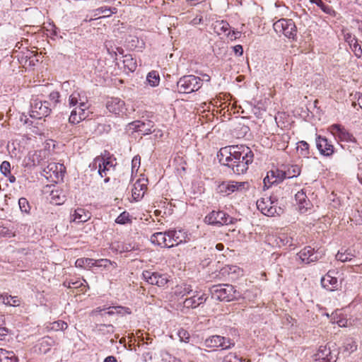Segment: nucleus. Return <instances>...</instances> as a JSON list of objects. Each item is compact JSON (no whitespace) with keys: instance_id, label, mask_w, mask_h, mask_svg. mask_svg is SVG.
Returning a JSON list of instances; mask_svg holds the SVG:
<instances>
[{"instance_id":"43","label":"nucleus","mask_w":362,"mask_h":362,"mask_svg":"<svg viewBox=\"0 0 362 362\" xmlns=\"http://www.w3.org/2000/svg\"><path fill=\"white\" fill-rule=\"evenodd\" d=\"M13 358L15 362H18V358L15 356L13 352L0 349V361H2L4 359L12 360Z\"/></svg>"},{"instance_id":"14","label":"nucleus","mask_w":362,"mask_h":362,"mask_svg":"<svg viewBox=\"0 0 362 362\" xmlns=\"http://www.w3.org/2000/svg\"><path fill=\"white\" fill-rule=\"evenodd\" d=\"M204 221L211 225H228L232 222V218L222 211H213L205 217Z\"/></svg>"},{"instance_id":"20","label":"nucleus","mask_w":362,"mask_h":362,"mask_svg":"<svg viewBox=\"0 0 362 362\" xmlns=\"http://www.w3.org/2000/svg\"><path fill=\"white\" fill-rule=\"evenodd\" d=\"M295 199L298 209L300 213H305L312 206L311 202L308 199L305 192L303 189L298 191L296 195Z\"/></svg>"},{"instance_id":"45","label":"nucleus","mask_w":362,"mask_h":362,"mask_svg":"<svg viewBox=\"0 0 362 362\" xmlns=\"http://www.w3.org/2000/svg\"><path fill=\"white\" fill-rule=\"evenodd\" d=\"M115 222L118 224H126L130 222L129 214L127 211H124L120 214L115 220Z\"/></svg>"},{"instance_id":"16","label":"nucleus","mask_w":362,"mask_h":362,"mask_svg":"<svg viewBox=\"0 0 362 362\" xmlns=\"http://www.w3.org/2000/svg\"><path fill=\"white\" fill-rule=\"evenodd\" d=\"M316 146L320 154L329 157L334 153V147L332 142L328 139L320 135H317L315 139Z\"/></svg>"},{"instance_id":"50","label":"nucleus","mask_w":362,"mask_h":362,"mask_svg":"<svg viewBox=\"0 0 362 362\" xmlns=\"http://www.w3.org/2000/svg\"><path fill=\"white\" fill-rule=\"evenodd\" d=\"M338 314L337 313L332 314L331 321L332 323H337L339 327H346L347 326V320L344 318L337 319Z\"/></svg>"},{"instance_id":"40","label":"nucleus","mask_w":362,"mask_h":362,"mask_svg":"<svg viewBox=\"0 0 362 362\" xmlns=\"http://www.w3.org/2000/svg\"><path fill=\"white\" fill-rule=\"evenodd\" d=\"M221 272L223 274H227L228 275H231V278H234L233 274H237L238 275L240 274L242 271L237 266H226L221 269Z\"/></svg>"},{"instance_id":"47","label":"nucleus","mask_w":362,"mask_h":362,"mask_svg":"<svg viewBox=\"0 0 362 362\" xmlns=\"http://www.w3.org/2000/svg\"><path fill=\"white\" fill-rule=\"evenodd\" d=\"M18 205L22 212L28 213L30 211V207L28 200L25 198H20L18 200Z\"/></svg>"},{"instance_id":"19","label":"nucleus","mask_w":362,"mask_h":362,"mask_svg":"<svg viewBox=\"0 0 362 362\" xmlns=\"http://www.w3.org/2000/svg\"><path fill=\"white\" fill-rule=\"evenodd\" d=\"M129 129H132L134 132H139L142 135H147L151 133V128L153 127L152 122L151 121L141 122L134 121L128 124Z\"/></svg>"},{"instance_id":"38","label":"nucleus","mask_w":362,"mask_h":362,"mask_svg":"<svg viewBox=\"0 0 362 362\" xmlns=\"http://www.w3.org/2000/svg\"><path fill=\"white\" fill-rule=\"evenodd\" d=\"M93 259L90 258H79L76 259L75 265L76 267L90 269L93 267Z\"/></svg>"},{"instance_id":"27","label":"nucleus","mask_w":362,"mask_h":362,"mask_svg":"<svg viewBox=\"0 0 362 362\" xmlns=\"http://www.w3.org/2000/svg\"><path fill=\"white\" fill-rule=\"evenodd\" d=\"M333 357L329 348L320 346L315 355V362H332Z\"/></svg>"},{"instance_id":"42","label":"nucleus","mask_w":362,"mask_h":362,"mask_svg":"<svg viewBox=\"0 0 362 362\" xmlns=\"http://www.w3.org/2000/svg\"><path fill=\"white\" fill-rule=\"evenodd\" d=\"M349 47L351 51L354 52L355 56L358 58L361 57L362 55V49L361 45L358 42V40H354L351 43H350Z\"/></svg>"},{"instance_id":"26","label":"nucleus","mask_w":362,"mask_h":362,"mask_svg":"<svg viewBox=\"0 0 362 362\" xmlns=\"http://www.w3.org/2000/svg\"><path fill=\"white\" fill-rule=\"evenodd\" d=\"M168 234L165 232H158L153 233L151 237V241L155 245L164 247H172V245L168 243Z\"/></svg>"},{"instance_id":"33","label":"nucleus","mask_w":362,"mask_h":362,"mask_svg":"<svg viewBox=\"0 0 362 362\" xmlns=\"http://www.w3.org/2000/svg\"><path fill=\"white\" fill-rule=\"evenodd\" d=\"M356 256V253L354 250H346L344 252L339 251L336 255V259L338 261H341L342 262L350 261L354 257Z\"/></svg>"},{"instance_id":"46","label":"nucleus","mask_w":362,"mask_h":362,"mask_svg":"<svg viewBox=\"0 0 362 362\" xmlns=\"http://www.w3.org/2000/svg\"><path fill=\"white\" fill-rule=\"evenodd\" d=\"M67 324L64 321H56L52 323L51 329L54 331L64 330L67 328Z\"/></svg>"},{"instance_id":"64","label":"nucleus","mask_w":362,"mask_h":362,"mask_svg":"<svg viewBox=\"0 0 362 362\" xmlns=\"http://www.w3.org/2000/svg\"><path fill=\"white\" fill-rule=\"evenodd\" d=\"M104 362H117V361L115 356H110L105 358Z\"/></svg>"},{"instance_id":"18","label":"nucleus","mask_w":362,"mask_h":362,"mask_svg":"<svg viewBox=\"0 0 362 362\" xmlns=\"http://www.w3.org/2000/svg\"><path fill=\"white\" fill-rule=\"evenodd\" d=\"M43 153L42 151H30L23 160L22 165L25 168H31L39 165L42 160Z\"/></svg>"},{"instance_id":"44","label":"nucleus","mask_w":362,"mask_h":362,"mask_svg":"<svg viewBox=\"0 0 362 362\" xmlns=\"http://www.w3.org/2000/svg\"><path fill=\"white\" fill-rule=\"evenodd\" d=\"M312 4H316L319 6L325 13L330 14L333 11L332 8L325 4L322 0H310Z\"/></svg>"},{"instance_id":"30","label":"nucleus","mask_w":362,"mask_h":362,"mask_svg":"<svg viewBox=\"0 0 362 362\" xmlns=\"http://www.w3.org/2000/svg\"><path fill=\"white\" fill-rule=\"evenodd\" d=\"M300 167L298 165H291L282 173L284 178H292L298 177L300 174Z\"/></svg>"},{"instance_id":"41","label":"nucleus","mask_w":362,"mask_h":362,"mask_svg":"<svg viewBox=\"0 0 362 362\" xmlns=\"http://www.w3.org/2000/svg\"><path fill=\"white\" fill-rule=\"evenodd\" d=\"M297 151L300 156L308 157L309 155V144L305 141H299L297 146Z\"/></svg>"},{"instance_id":"35","label":"nucleus","mask_w":362,"mask_h":362,"mask_svg":"<svg viewBox=\"0 0 362 362\" xmlns=\"http://www.w3.org/2000/svg\"><path fill=\"white\" fill-rule=\"evenodd\" d=\"M0 298L2 300V303L6 305L16 307L20 305L21 303V300L16 296L3 294L0 296Z\"/></svg>"},{"instance_id":"59","label":"nucleus","mask_w":362,"mask_h":362,"mask_svg":"<svg viewBox=\"0 0 362 362\" xmlns=\"http://www.w3.org/2000/svg\"><path fill=\"white\" fill-rule=\"evenodd\" d=\"M233 51L236 55L241 56L243 53V47L240 45L233 47Z\"/></svg>"},{"instance_id":"61","label":"nucleus","mask_w":362,"mask_h":362,"mask_svg":"<svg viewBox=\"0 0 362 362\" xmlns=\"http://www.w3.org/2000/svg\"><path fill=\"white\" fill-rule=\"evenodd\" d=\"M8 334V329L0 326V340H3Z\"/></svg>"},{"instance_id":"63","label":"nucleus","mask_w":362,"mask_h":362,"mask_svg":"<svg viewBox=\"0 0 362 362\" xmlns=\"http://www.w3.org/2000/svg\"><path fill=\"white\" fill-rule=\"evenodd\" d=\"M161 357L163 360L168 362H170V359L172 358L171 356L167 352H162Z\"/></svg>"},{"instance_id":"9","label":"nucleus","mask_w":362,"mask_h":362,"mask_svg":"<svg viewBox=\"0 0 362 362\" xmlns=\"http://www.w3.org/2000/svg\"><path fill=\"white\" fill-rule=\"evenodd\" d=\"M51 109L47 101L42 102L38 99H33L30 103V115L35 119H41L50 113Z\"/></svg>"},{"instance_id":"29","label":"nucleus","mask_w":362,"mask_h":362,"mask_svg":"<svg viewBox=\"0 0 362 362\" xmlns=\"http://www.w3.org/2000/svg\"><path fill=\"white\" fill-rule=\"evenodd\" d=\"M197 291H194L191 285L183 284L175 287V294L177 296L184 297L187 295L194 294Z\"/></svg>"},{"instance_id":"54","label":"nucleus","mask_w":362,"mask_h":362,"mask_svg":"<svg viewBox=\"0 0 362 362\" xmlns=\"http://www.w3.org/2000/svg\"><path fill=\"white\" fill-rule=\"evenodd\" d=\"M84 284H87L86 281L85 279H83L82 281H69L68 282L67 286L69 288H80L84 285Z\"/></svg>"},{"instance_id":"34","label":"nucleus","mask_w":362,"mask_h":362,"mask_svg":"<svg viewBox=\"0 0 362 362\" xmlns=\"http://www.w3.org/2000/svg\"><path fill=\"white\" fill-rule=\"evenodd\" d=\"M50 201L52 203L59 205L65 200V195L59 190H52L50 193Z\"/></svg>"},{"instance_id":"24","label":"nucleus","mask_w":362,"mask_h":362,"mask_svg":"<svg viewBox=\"0 0 362 362\" xmlns=\"http://www.w3.org/2000/svg\"><path fill=\"white\" fill-rule=\"evenodd\" d=\"M90 217L91 214L88 211L82 208H78L71 214L70 220L71 221L79 223L86 222Z\"/></svg>"},{"instance_id":"22","label":"nucleus","mask_w":362,"mask_h":362,"mask_svg":"<svg viewBox=\"0 0 362 362\" xmlns=\"http://www.w3.org/2000/svg\"><path fill=\"white\" fill-rule=\"evenodd\" d=\"M146 189V180L144 179L138 180L134 184L133 188L132 189L133 199L136 201L141 199L144 197Z\"/></svg>"},{"instance_id":"17","label":"nucleus","mask_w":362,"mask_h":362,"mask_svg":"<svg viewBox=\"0 0 362 362\" xmlns=\"http://www.w3.org/2000/svg\"><path fill=\"white\" fill-rule=\"evenodd\" d=\"M167 234L168 243L172 245V247L185 243L189 239L187 232L183 230H167Z\"/></svg>"},{"instance_id":"25","label":"nucleus","mask_w":362,"mask_h":362,"mask_svg":"<svg viewBox=\"0 0 362 362\" xmlns=\"http://www.w3.org/2000/svg\"><path fill=\"white\" fill-rule=\"evenodd\" d=\"M206 298L204 295L199 296V292L197 291V293L194 294H191L189 298H187L185 300L183 305L184 307L189 308H197L199 305L202 304L205 302Z\"/></svg>"},{"instance_id":"37","label":"nucleus","mask_w":362,"mask_h":362,"mask_svg":"<svg viewBox=\"0 0 362 362\" xmlns=\"http://www.w3.org/2000/svg\"><path fill=\"white\" fill-rule=\"evenodd\" d=\"M94 16H99L100 14H103V17H109L112 13H117V8H110L107 6L100 7L99 8H97L94 11Z\"/></svg>"},{"instance_id":"28","label":"nucleus","mask_w":362,"mask_h":362,"mask_svg":"<svg viewBox=\"0 0 362 362\" xmlns=\"http://www.w3.org/2000/svg\"><path fill=\"white\" fill-rule=\"evenodd\" d=\"M276 244L279 246H292L294 243V233L293 232L289 233H281L279 234L276 239Z\"/></svg>"},{"instance_id":"10","label":"nucleus","mask_w":362,"mask_h":362,"mask_svg":"<svg viewBox=\"0 0 362 362\" xmlns=\"http://www.w3.org/2000/svg\"><path fill=\"white\" fill-rule=\"evenodd\" d=\"M249 187L247 182H223L218 187V192L223 196H228L235 192H243Z\"/></svg>"},{"instance_id":"52","label":"nucleus","mask_w":362,"mask_h":362,"mask_svg":"<svg viewBox=\"0 0 362 362\" xmlns=\"http://www.w3.org/2000/svg\"><path fill=\"white\" fill-rule=\"evenodd\" d=\"M0 170L5 176H8L11 173V164L8 161H3L0 165Z\"/></svg>"},{"instance_id":"57","label":"nucleus","mask_w":362,"mask_h":362,"mask_svg":"<svg viewBox=\"0 0 362 362\" xmlns=\"http://www.w3.org/2000/svg\"><path fill=\"white\" fill-rule=\"evenodd\" d=\"M226 35L228 36V37L230 38V40H235V39L240 37V33L239 31H235V30H233L231 32L229 30L228 32L227 33Z\"/></svg>"},{"instance_id":"55","label":"nucleus","mask_w":362,"mask_h":362,"mask_svg":"<svg viewBox=\"0 0 362 362\" xmlns=\"http://www.w3.org/2000/svg\"><path fill=\"white\" fill-rule=\"evenodd\" d=\"M59 97H60L59 93L57 91H53V92L50 93V94L49 95V98L50 101L54 105L57 104L59 102Z\"/></svg>"},{"instance_id":"32","label":"nucleus","mask_w":362,"mask_h":362,"mask_svg":"<svg viewBox=\"0 0 362 362\" xmlns=\"http://www.w3.org/2000/svg\"><path fill=\"white\" fill-rule=\"evenodd\" d=\"M229 29V23L224 21H217L214 24V32L216 33L218 35H226Z\"/></svg>"},{"instance_id":"31","label":"nucleus","mask_w":362,"mask_h":362,"mask_svg":"<svg viewBox=\"0 0 362 362\" xmlns=\"http://www.w3.org/2000/svg\"><path fill=\"white\" fill-rule=\"evenodd\" d=\"M93 267H103L104 269H109L110 268L116 269L117 267V264L115 262H112L107 259H94Z\"/></svg>"},{"instance_id":"60","label":"nucleus","mask_w":362,"mask_h":362,"mask_svg":"<svg viewBox=\"0 0 362 362\" xmlns=\"http://www.w3.org/2000/svg\"><path fill=\"white\" fill-rule=\"evenodd\" d=\"M344 39L345 41L349 45L356 38L355 37V36H352L351 33H346L344 35Z\"/></svg>"},{"instance_id":"5","label":"nucleus","mask_w":362,"mask_h":362,"mask_svg":"<svg viewBox=\"0 0 362 362\" xmlns=\"http://www.w3.org/2000/svg\"><path fill=\"white\" fill-rule=\"evenodd\" d=\"M180 93H190L198 90L202 86V79L194 75L185 76L177 83Z\"/></svg>"},{"instance_id":"13","label":"nucleus","mask_w":362,"mask_h":362,"mask_svg":"<svg viewBox=\"0 0 362 362\" xmlns=\"http://www.w3.org/2000/svg\"><path fill=\"white\" fill-rule=\"evenodd\" d=\"M142 276L144 279L149 284L159 287L165 286L169 281L167 274L148 270L143 272Z\"/></svg>"},{"instance_id":"2","label":"nucleus","mask_w":362,"mask_h":362,"mask_svg":"<svg viewBox=\"0 0 362 362\" xmlns=\"http://www.w3.org/2000/svg\"><path fill=\"white\" fill-rule=\"evenodd\" d=\"M69 106L73 108L69 118L70 123L78 124L88 117L90 104L83 90H76L69 95Z\"/></svg>"},{"instance_id":"49","label":"nucleus","mask_w":362,"mask_h":362,"mask_svg":"<svg viewBox=\"0 0 362 362\" xmlns=\"http://www.w3.org/2000/svg\"><path fill=\"white\" fill-rule=\"evenodd\" d=\"M141 158L139 155L135 156L132 160V173H136L140 167Z\"/></svg>"},{"instance_id":"15","label":"nucleus","mask_w":362,"mask_h":362,"mask_svg":"<svg viewBox=\"0 0 362 362\" xmlns=\"http://www.w3.org/2000/svg\"><path fill=\"white\" fill-rule=\"evenodd\" d=\"M106 108L110 112L116 115H122L127 110L124 101L119 98H108L106 102Z\"/></svg>"},{"instance_id":"21","label":"nucleus","mask_w":362,"mask_h":362,"mask_svg":"<svg viewBox=\"0 0 362 362\" xmlns=\"http://www.w3.org/2000/svg\"><path fill=\"white\" fill-rule=\"evenodd\" d=\"M298 258L302 262L309 264L317 260V254L314 252V250L310 247H305L297 254Z\"/></svg>"},{"instance_id":"53","label":"nucleus","mask_w":362,"mask_h":362,"mask_svg":"<svg viewBox=\"0 0 362 362\" xmlns=\"http://www.w3.org/2000/svg\"><path fill=\"white\" fill-rule=\"evenodd\" d=\"M127 310V308L122 306L110 307L108 308V311L106 313L109 315H112L115 313H123V312H126Z\"/></svg>"},{"instance_id":"58","label":"nucleus","mask_w":362,"mask_h":362,"mask_svg":"<svg viewBox=\"0 0 362 362\" xmlns=\"http://www.w3.org/2000/svg\"><path fill=\"white\" fill-rule=\"evenodd\" d=\"M356 349H357V345L356 344V343L354 341H351L350 343H348L345 346V350L350 351V352L354 351L355 350H356Z\"/></svg>"},{"instance_id":"51","label":"nucleus","mask_w":362,"mask_h":362,"mask_svg":"<svg viewBox=\"0 0 362 362\" xmlns=\"http://www.w3.org/2000/svg\"><path fill=\"white\" fill-rule=\"evenodd\" d=\"M177 336L179 337L180 341L188 343L189 341V333L182 328L178 330Z\"/></svg>"},{"instance_id":"4","label":"nucleus","mask_w":362,"mask_h":362,"mask_svg":"<svg viewBox=\"0 0 362 362\" xmlns=\"http://www.w3.org/2000/svg\"><path fill=\"white\" fill-rule=\"evenodd\" d=\"M257 209L265 216L280 215L283 210L277 206V200L272 197H264L257 200Z\"/></svg>"},{"instance_id":"1","label":"nucleus","mask_w":362,"mask_h":362,"mask_svg":"<svg viewBox=\"0 0 362 362\" xmlns=\"http://www.w3.org/2000/svg\"><path fill=\"white\" fill-rule=\"evenodd\" d=\"M219 162L231 168L235 174L247 172L253 161V153L245 145L228 146L221 148L218 154Z\"/></svg>"},{"instance_id":"6","label":"nucleus","mask_w":362,"mask_h":362,"mask_svg":"<svg viewBox=\"0 0 362 362\" xmlns=\"http://www.w3.org/2000/svg\"><path fill=\"white\" fill-rule=\"evenodd\" d=\"M273 28L277 34L288 38L293 39L296 36L297 29L292 19L281 18L274 23Z\"/></svg>"},{"instance_id":"11","label":"nucleus","mask_w":362,"mask_h":362,"mask_svg":"<svg viewBox=\"0 0 362 362\" xmlns=\"http://www.w3.org/2000/svg\"><path fill=\"white\" fill-rule=\"evenodd\" d=\"M44 175L54 182L62 180L64 173L65 167L63 164L57 163H50L43 170Z\"/></svg>"},{"instance_id":"8","label":"nucleus","mask_w":362,"mask_h":362,"mask_svg":"<svg viewBox=\"0 0 362 362\" xmlns=\"http://www.w3.org/2000/svg\"><path fill=\"white\" fill-rule=\"evenodd\" d=\"M212 293L213 297L219 300L230 301L237 298L236 291L230 284L214 286Z\"/></svg>"},{"instance_id":"12","label":"nucleus","mask_w":362,"mask_h":362,"mask_svg":"<svg viewBox=\"0 0 362 362\" xmlns=\"http://www.w3.org/2000/svg\"><path fill=\"white\" fill-rule=\"evenodd\" d=\"M234 345L235 342L232 339L219 335L209 337L204 341V346L211 349L221 347L222 349H228Z\"/></svg>"},{"instance_id":"62","label":"nucleus","mask_w":362,"mask_h":362,"mask_svg":"<svg viewBox=\"0 0 362 362\" xmlns=\"http://www.w3.org/2000/svg\"><path fill=\"white\" fill-rule=\"evenodd\" d=\"M0 234L4 235L10 236L11 234V232L8 228L2 227V228H0Z\"/></svg>"},{"instance_id":"48","label":"nucleus","mask_w":362,"mask_h":362,"mask_svg":"<svg viewBox=\"0 0 362 362\" xmlns=\"http://www.w3.org/2000/svg\"><path fill=\"white\" fill-rule=\"evenodd\" d=\"M222 362H243V359L238 357L235 353H229L224 356Z\"/></svg>"},{"instance_id":"23","label":"nucleus","mask_w":362,"mask_h":362,"mask_svg":"<svg viewBox=\"0 0 362 362\" xmlns=\"http://www.w3.org/2000/svg\"><path fill=\"white\" fill-rule=\"evenodd\" d=\"M334 272L329 271L326 275L321 279V284L322 287L328 291H334L338 287L337 278L334 276Z\"/></svg>"},{"instance_id":"56","label":"nucleus","mask_w":362,"mask_h":362,"mask_svg":"<svg viewBox=\"0 0 362 362\" xmlns=\"http://www.w3.org/2000/svg\"><path fill=\"white\" fill-rule=\"evenodd\" d=\"M272 180H270V177L268 175L264 178V184L267 187H269L268 185L274 184L277 182V178L274 177L273 171L272 172Z\"/></svg>"},{"instance_id":"7","label":"nucleus","mask_w":362,"mask_h":362,"mask_svg":"<svg viewBox=\"0 0 362 362\" xmlns=\"http://www.w3.org/2000/svg\"><path fill=\"white\" fill-rule=\"evenodd\" d=\"M327 131L338 142L356 143V139L344 126L334 124L328 127Z\"/></svg>"},{"instance_id":"39","label":"nucleus","mask_w":362,"mask_h":362,"mask_svg":"<svg viewBox=\"0 0 362 362\" xmlns=\"http://www.w3.org/2000/svg\"><path fill=\"white\" fill-rule=\"evenodd\" d=\"M146 81L148 83L153 87L157 86L160 82L159 74L156 71H151L146 76Z\"/></svg>"},{"instance_id":"3","label":"nucleus","mask_w":362,"mask_h":362,"mask_svg":"<svg viewBox=\"0 0 362 362\" xmlns=\"http://www.w3.org/2000/svg\"><path fill=\"white\" fill-rule=\"evenodd\" d=\"M115 166L116 163L111 158H105L101 156L96 157L90 164L92 170L98 169V174L102 177H105V182H109L110 176L112 175L115 171Z\"/></svg>"},{"instance_id":"36","label":"nucleus","mask_w":362,"mask_h":362,"mask_svg":"<svg viewBox=\"0 0 362 362\" xmlns=\"http://www.w3.org/2000/svg\"><path fill=\"white\" fill-rule=\"evenodd\" d=\"M124 67L129 71L133 72L136 69V62L131 55H125L123 59Z\"/></svg>"}]
</instances>
